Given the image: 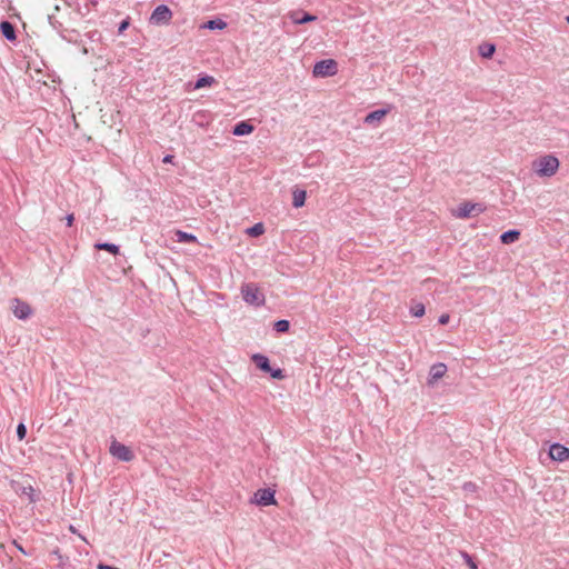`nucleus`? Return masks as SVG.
<instances>
[{
	"label": "nucleus",
	"mask_w": 569,
	"mask_h": 569,
	"mask_svg": "<svg viewBox=\"0 0 569 569\" xmlns=\"http://www.w3.org/2000/svg\"><path fill=\"white\" fill-rule=\"evenodd\" d=\"M560 166L557 157L547 154L540 157L533 162V170L539 177H552L556 174Z\"/></svg>",
	"instance_id": "obj_1"
},
{
	"label": "nucleus",
	"mask_w": 569,
	"mask_h": 569,
	"mask_svg": "<svg viewBox=\"0 0 569 569\" xmlns=\"http://www.w3.org/2000/svg\"><path fill=\"white\" fill-rule=\"evenodd\" d=\"M241 296L246 303L254 307H261L266 302L263 293L260 291L259 287L252 282L242 284Z\"/></svg>",
	"instance_id": "obj_2"
},
{
	"label": "nucleus",
	"mask_w": 569,
	"mask_h": 569,
	"mask_svg": "<svg viewBox=\"0 0 569 569\" xmlns=\"http://www.w3.org/2000/svg\"><path fill=\"white\" fill-rule=\"evenodd\" d=\"M276 491L270 488L258 489L251 498V503L257 506L267 507L277 505Z\"/></svg>",
	"instance_id": "obj_3"
},
{
	"label": "nucleus",
	"mask_w": 569,
	"mask_h": 569,
	"mask_svg": "<svg viewBox=\"0 0 569 569\" xmlns=\"http://www.w3.org/2000/svg\"><path fill=\"white\" fill-rule=\"evenodd\" d=\"M337 71V62L333 59H325L313 66L312 73L315 77H330L335 76Z\"/></svg>",
	"instance_id": "obj_4"
},
{
	"label": "nucleus",
	"mask_w": 569,
	"mask_h": 569,
	"mask_svg": "<svg viewBox=\"0 0 569 569\" xmlns=\"http://www.w3.org/2000/svg\"><path fill=\"white\" fill-rule=\"evenodd\" d=\"M172 18V11L166 4H159L150 16V23L160 26L168 24Z\"/></svg>",
	"instance_id": "obj_5"
},
{
	"label": "nucleus",
	"mask_w": 569,
	"mask_h": 569,
	"mask_svg": "<svg viewBox=\"0 0 569 569\" xmlns=\"http://www.w3.org/2000/svg\"><path fill=\"white\" fill-rule=\"evenodd\" d=\"M109 451L114 458L123 462H129L134 457L132 450L129 447L116 440L111 442Z\"/></svg>",
	"instance_id": "obj_6"
},
{
	"label": "nucleus",
	"mask_w": 569,
	"mask_h": 569,
	"mask_svg": "<svg viewBox=\"0 0 569 569\" xmlns=\"http://www.w3.org/2000/svg\"><path fill=\"white\" fill-rule=\"evenodd\" d=\"M548 456L552 461L565 462L569 459V448L562 443L555 442L549 447Z\"/></svg>",
	"instance_id": "obj_7"
},
{
	"label": "nucleus",
	"mask_w": 569,
	"mask_h": 569,
	"mask_svg": "<svg viewBox=\"0 0 569 569\" xmlns=\"http://www.w3.org/2000/svg\"><path fill=\"white\" fill-rule=\"evenodd\" d=\"M12 311H13L14 317L20 320H26L32 315L31 307L27 302H24L18 298L13 299Z\"/></svg>",
	"instance_id": "obj_8"
},
{
	"label": "nucleus",
	"mask_w": 569,
	"mask_h": 569,
	"mask_svg": "<svg viewBox=\"0 0 569 569\" xmlns=\"http://www.w3.org/2000/svg\"><path fill=\"white\" fill-rule=\"evenodd\" d=\"M447 370L448 368L443 362L433 363L429 370L428 385L433 386L439 379H441L446 375Z\"/></svg>",
	"instance_id": "obj_9"
},
{
	"label": "nucleus",
	"mask_w": 569,
	"mask_h": 569,
	"mask_svg": "<svg viewBox=\"0 0 569 569\" xmlns=\"http://www.w3.org/2000/svg\"><path fill=\"white\" fill-rule=\"evenodd\" d=\"M289 19L295 24H303L317 20V17L301 10H293L288 13Z\"/></svg>",
	"instance_id": "obj_10"
},
{
	"label": "nucleus",
	"mask_w": 569,
	"mask_h": 569,
	"mask_svg": "<svg viewBox=\"0 0 569 569\" xmlns=\"http://www.w3.org/2000/svg\"><path fill=\"white\" fill-rule=\"evenodd\" d=\"M473 211L482 212L483 208L479 203L465 202L459 206L456 217L465 219L470 217Z\"/></svg>",
	"instance_id": "obj_11"
},
{
	"label": "nucleus",
	"mask_w": 569,
	"mask_h": 569,
	"mask_svg": "<svg viewBox=\"0 0 569 569\" xmlns=\"http://www.w3.org/2000/svg\"><path fill=\"white\" fill-rule=\"evenodd\" d=\"M389 112V109H378L369 112L365 118L366 124H373L376 122L381 121L386 114Z\"/></svg>",
	"instance_id": "obj_12"
},
{
	"label": "nucleus",
	"mask_w": 569,
	"mask_h": 569,
	"mask_svg": "<svg viewBox=\"0 0 569 569\" xmlns=\"http://www.w3.org/2000/svg\"><path fill=\"white\" fill-rule=\"evenodd\" d=\"M251 359L261 371H271V366L267 356L261 353H254L252 355Z\"/></svg>",
	"instance_id": "obj_13"
},
{
	"label": "nucleus",
	"mask_w": 569,
	"mask_h": 569,
	"mask_svg": "<svg viewBox=\"0 0 569 569\" xmlns=\"http://www.w3.org/2000/svg\"><path fill=\"white\" fill-rule=\"evenodd\" d=\"M252 131V124L248 123L247 121H241L233 127L232 133L237 137H242L251 133Z\"/></svg>",
	"instance_id": "obj_14"
},
{
	"label": "nucleus",
	"mask_w": 569,
	"mask_h": 569,
	"mask_svg": "<svg viewBox=\"0 0 569 569\" xmlns=\"http://www.w3.org/2000/svg\"><path fill=\"white\" fill-rule=\"evenodd\" d=\"M0 30H1L2 36L7 40H9V41L16 40L17 36H16L14 28L9 21H2L0 23Z\"/></svg>",
	"instance_id": "obj_15"
},
{
	"label": "nucleus",
	"mask_w": 569,
	"mask_h": 569,
	"mask_svg": "<svg viewBox=\"0 0 569 569\" xmlns=\"http://www.w3.org/2000/svg\"><path fill=\"white\" fill-rule=\"evenodd\" d=\"M307 193L305 190L296 189L292 192V206L295 208H301L306 202Z\"/></svg>",
	"instance_id": "obj_16"
},
{
	"label": "nucleus",
	"mask_w": 569,
	"mask_h": 569,
	"mask_svg": "<svg viewBox=\"0 0 569 569\" xmlns=\"http://www.w3.org/2000/svg\"><path fill=\"white\" fill-rule=\"evenodd\" d=\"M520 237V231L519 230H516V229H511V230H508V231H505L503 233H501L500 236V241L502 243H512L515 241H517Z\"/></svg>",
	"instance_id": "obj_17"
},
{
	"label": "nucleus",
	"mask_w": 569,
	"mask_h": 569,
	"mask_svg": "<svg viewBox=\"0 0 569 569\" xmlns=\"http://www.w3.org/2000/svg\"><path fill=\"white\" fill-rule=\"evenodd\" d=\"M496 51V46L492 43H482L479 46V54L482 58H491Z\"/></svg>",
	"instance_id": "obj_18"
},
{
	"label": "nucleus",
	"mask_w": 569,
	"mask_h": 569,
	"mask_svg": "<svg viewBox=\"0 0 569 569\" xmlns=\"http://www.w3.org/2000/svg\"><path fill=\"white\" fill-rule=\"evenodd\" d=\"M94 248L98 250H106L109 251L112 254L119 253V246L110 242H98L94 244Z\"/></svg>",
	"instance_id": "obj_19"
},
{
	"label": "nucleus",
	"mask_w": 569,
	"mask_h": 569,
	"mask_svg": "<svg viewBox=\"0 0 569 569\" xmlns=\"http://www.w3.org/2000/svg\"><path fill=\"white\" fill-rule=\"evenodd\" d=\"M176 237H177V241L181 242V243L196 242L197 241V237L194 234L188 233V232L181 231V230H178L176 232Z\"/></svg>",
	"instance_id": "obj_20"
},
{
	"label": "nucleus",
	"mask_w": 569,
	"mask_h": 569,
	"mask_svg": "<svg viewBox=\"0 0 569 569\" xmlns=\"http://www.w3.org/2000/svg\"><path fill=\"white\" fill-rule=\"evenodd\" d=\"M209 30H222L227 27V23L221 19L209 20L204 26Z\"/></svg>",
	"instance_id": "obj_21"
},
{
	"label": "nucleus",
	"mask_w": 569,
	"mask_h": 569,
	"mask_svg": "<svg viewBox=\"0 0 569 569\" xmlns=\"http://www.w3.org/2000/svg\"><path fill=\"white\" fill-rule=\"evenodd\" d=\"M214 82V78L211 76H203L199 78L194 83V89H200L203 87L211 86Z\"/></svg>",
	"instance_id": "obj_22"
},
{
	"label": "nucleus",
	"mask_w": 569,
	"mask_h": 569,
	"mask_svg": "<svg viewBox=\"0 0 569 569\" xmlns=\"http://www.w3.org/2000/svg\"><path fill=\"white\" fill-rule=\"evenodd\" d=\"M426 312V308H425V305L423 303H415L411 308H410V313L411 316L416 317V318H420L425 315Z\"/></svg>",
	"instance_id": "obj_23"
},
{
	"label": "nucleus",
	"mask_w": 569,
	"mask_h": 569,
	"mask_svg": "<svg viewBox=\"0 0 569 569\" xmlns=\"http://www.w3.org/2000/svg\"><path fill=\"white\" fill-rule=\"evenodd\" d=\"M273 328L277 332H287L290 328V323L288 320L281 319L274 322Z\"/></svg>",
	"instance_id": "obj_24"
},
{
	"label": "nucleus",
	"mask_w": 569,
	"mask_h": 569,
	"mask_svg": "<svg viewBox=\"0 0 569 569\" xmlns=\"http://www.w3.org/2000/svg\"><path fill=\"white\" fill-rule=\"evenodd\" d=\"M264 231V228H263V224L262 223H256L254 226H252L251 228L248 229V233L252 237H258L260 234H262Z\"/></svg>",
	"instance_id": "obj_25"
},
{
	"label": "nucleus",
	"mask_w": 569,
	"mask_h": 569,
	"mask_svg": "<svg viewBox=\"0 0 569 569\" xmlns=\"http://www.w3.org/2000/svg\"><path fill=\"white\" fill-rule=\"evenodd\" d=\"M461 557L462 559L465 560L466 565L470 568V569H477V563L473 561L472 557L466 552V551H461Z\"/></svg>",
	"instance_id": "obj_26"
},
{
	"label": "nucleus",
	"mask_w": 569,
	"mask_h": 569,
	"mask_svg": "<svg viewBox=\"0 0 569 569\" xmlns=\"http://www.w3.org/2000/svg\"><path fill=\"white\" fill-rule=\"evenodd\" d=\"M21 493L28 496L30 501H32V502L36 501L34 489L31 486L22 487Z\"/></svg>",
	"instance_id": "obj_27"
},
{
	"label": "nucleus",
	"mask_w": 569,
	"mask_h": 569,
	"mask_svg": "<svg viewBox=\"0 0 569 569\" xmlns=\"http://www.w3.org/2000/svg\"><path fill=\"white\" fill-rule=\"evenodd\" d=\"M268 373H270V376L274 379H283L284 378V375H283V371L280 369V368H271V371H268Z\"/></svg>",
	"instance_id": "obj_28"
},
{
	"label": "nucleus",
	"mask_w": 569,
	"mask_h": 569,
	"mask_svg": "<svg viewBox=\"0 0 569 569\" xmlns=\"http://www.w3.org/2000/svg\"><path fill=\"white\" fill-rule=\"evenodd\" d=\"M26 435H27V428H26V426L21 422V423H19V425H18V427H17V436H18L19 440H22V439H24Z\"/></svg>",
	"instance_id": "obj_29"
},
{
	"label": "nucleus",
	"mask_w": 569,
	"mask_h": 569,
	"mask_svg": "<svg viewBox=\"0 0 569 569\" xmlns=\"http://www.w3.org/2000/svg\"><path fill=\"white\" fill-rule=\"evenodd\" d=\"M463 490L468 492H475L477 490V486L473 482H466L463 485Z\"/></svg>",
	"instance_id": "obj_30"
},
{
	"label": "nucleus",
	"mask_w": 569,
	"mask_h": 569,
	"mask_svg": "<svg viewBox=\"0 0 569 569\" xmlns=\"http://www.w3.org/2000/svg\"><path fill=\"white\" fill-rule=\"evenodd\" d=\"M69 531L77 535L81 540L86 541L87 542V539L84 536H82L81 533L78 532L77 528L73 526V525H70L69 526Z\"/></svg>",
	"instance_id": "obj_31"
},
{
	"label": "nucleus",
	"mask_w": 569,
	"mask_h": 569,
	"mask_svg": "<svg viewBox=\"0 0 569 569\" xmlns=\"http://www.w3.org/2000/svg\"><path fill=\"white\" fill-rule=\"evenodd\" d=\"M449 319H450L449 315L443 313L439 317L438 321L440 325H447Z\"/></svg>",
	"instance_id": "obj_32"
},
{
	"label": "nucleus",
	"mask_w": 569,
	"mask_h": 569,
	"mask_svg": "<svg viewBox=\"0 0 569 569\" xmlns=\"http://www.w3.org/2000/svg\"><path fill=\"white\" fill-rule=\"evenodd\" d=\"M73 220H74L73 213H69V214L66 216V223H67L68 227L72 226Z\"/></svg>",
	"instance_id": "obj_33"
},
{
	"label": "nucleus",
	"mask_w": 569,
	"mask_h": 569,
	"mask_svg": "<svg viewBox=\"0 0 569 569\" xmlns=\"http://www.w3.org/2000/svg\"><path fill=\"white\" fill-rule=\"evenodd\" d=\"M128 26H129V21H127V20L122 21L118 29L119 33H122L128 28Z\"/></svg>",
	"instance_id": "obj_34"
},
{
	"label": "nucleus",
	"mask_w": 569,
	"mask_h": 569,
	"mask_svg": "<svg viewBox=\"0 0 569 569\" xmlns=\"http://www.w3.org/2000/svg\"><path fill=\"white\" fill-rule=\"evenodd\" d=\"M172 160H173V156L172 154H167V156L163 157V162L164 163H170V162H172Z\"/></svg>",
	"instance_id": "obj_35"
},
{
	"label": "nucleus",
	"mask_w": 569,
	"mask_h": 569,
	"mask_svg": "<svg viewBox=\"0 0 569 569\" xmlns=\"http://www.w3.org/2000/svg\"><path fill=\"white\" fill-rule=\"evenodd\" d=\"M14 546L17 547V549L22 552L23 555L28 556L29 553L20 546L18 545L17 542H14Z\"/></svg>",
	"instance_id": "obj_36"
},
{
	"label": "nucleus",
	"mask_w": 569,
	"mask_h": 569,
	"mask_svg": "<svg viewBox=\"0 0 569 569\" xmlns=\"http://www.w3.org/2000/svg\"><path fill=\"white\" fill-rule=\"evenodd\" d=\"M98 569H119L117 567L108 566V565H100Z\"/></svg>",
	"instance_id": "obj_37"
},
{
	"label": "nucleus",
	"mask_w": 569,
	"mask_h": 569,
	"mask_svg": "<svg viewBox=\"0 0 569 569\" xmlns=\"http://www.w3.org/2000/svg\"><path fill=\"white\" fill-rule=\"evenodd\" d=\"M566 21L569 23V16L566 17Z\"/></svg>",
	"instance_id": "obj_38"
}]
</instances>
